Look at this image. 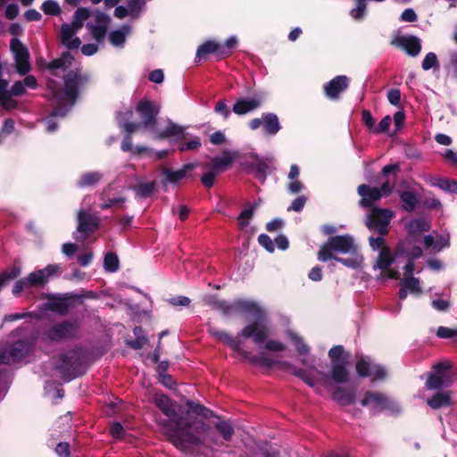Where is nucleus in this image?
<instances>
[{
  "label": "nucleus",
  "mask_w": 457,
  "mask_h": 457,
  "mask_svg": "<svg viewBox=\"0 0 457 457\" xmlns=\"http://www.w3.org/2000/svg\"><path fill=\"white\" fill-rule=\"evenodd\" d=\"M154 403L173 424L167 435L172 444L182 451L193 453L201 445H222L210 425L188 413L183 416L182 407L163 394H155Z\"/></svg>",
  "instance_id": "obj_1"
},
{
  "label": "nucleus",
  "mask_w": 457,
  "mask_h": 457,
  "mask_svg": "<svg viewBox=\"0 0 457 457\" xmlns=\"http://www.w3.org/2000/svg\"><path fill=\"white\" fill-rule=\"evenodd\" d=\"M64 64L62 59L53 61L50 65L51 77L47 79V87L51 92L53 110L50 117L46 120V130L54 132L57 129V123L54 118L64 117L74 105L79 91V75L75 71H69L62 76L58 74V70Z\"/></svg>",
  "instance_id": "obj_2"
},
{
  "label": "nucleus",
  "mask_w": 457,
  "mask_h": 457,
  "mask_svg": "<svg viewBox=\"0 0 457 457\" xmlns=\"http://www.w3.org/2000/svg\"><path fill=\"white\" fill-rule=\"evenodd\" d=\"M241 313L252 316L255 321L242 328L238 337L252 338L253 341L261 345L263 344L270 335V328L267 324V313L257 303L248 300H236L231 303V315Z\"/></svg>",
  "instance_id": "obj_3"
},
{
  "label": "nucleus",
  "mask_w": 457,
  "mask_h": 457,
  "mask_svg": "<svg viewBox=\"0 0 457 457\" xmlns=\"http://www.w3.org/2000/svg\"><path fill=\"white\" fill-rule=\"evenodd\" d=\"M54 369L65 381L81 376L87 369V353L80 347H75L60 354L54 362Z\"/></svg>",
  "instance_id": "obj_4"
},
{
  "label": "nucleus",
  "mask_w": 457,
  "mask_h": 457,
  "mask_svg": "<svg viewBox=\"0 0 457 457\" xmlns=\"http://www.w3.org/2000/svg\"><path fill=\"white\" fill-rule=\"evenodd\" d=\"M393 217V212L389 209L374 208L367 213L365 224L370 230H376L379 237H370V245L374 250L383 248L385 240L383 237L387 234L388 226Z\"/></svg>",
  "instance_id": "obj_5"
},
{
  "label": "nucleus",
  "mask_w": 457,
  "mask_h": 457,
  "mask_svg": "<svg viewBox=\"0 0 457 457\" xmlns=\"http://www.w3.org/2000/svg\"><path fill=\"white\" fill-rule=\"evenodd\" d=\"M78 320H65L46 328L40 334V338L46 343H60L77 338L79 334Z\"/></svg>",
  "instance_id": "obj_6"
},
{
  "label": "nucleus",
  "mask_w": 457,
  "mask_h": 457,
  "mask_svg": "<svg viewBox=\"0 0 457 457\" xmlns=\"http://www.w3.org/2000/svg\"><path fill=\"white\" fill-rule=\"evenodd\" d=\"M355 252L356 245L351 236H334L330 237L320 247L318 253V259L320 262H328L336 257L333 255L334 253H354Z\"/></svg>",
  "instance_id": "obj_7"
},
{
  "label": "nucleus",
  "mask_w": 457,
  "mask_h": 457,
  "mask_svg": "<svg viewBox=\"0 0 457 457\" xmlns=\"http://www.w3.org/2000/svg\"><path fill=\"white\" fill-rule=\"evenodd\" d=\"M332 368L330 370L331 379L337 384H344L348 381L349 371L347 365L350 355L345 353L342 345H336L328 352Z\"/></svg>",
  "instance_id": "obj_8"
},
{
  "label": "nucleus",
  "mask_w": 457,
  "mask_h": 457,
  "mask_svg": "<svg viewBox=\"0 0 457 457\" xmlns=\"http://www.w3.org/2000/svg\"><path fill=\"white\" fill-rule=\"evenodd\" d=\"M208 331L217 340L223 342L224 344L228 345L233 351L243 355L244 358L250 360L252 362L260 363L265 366L272 365V361L270 359L266 358L263 354H260L258 356H250V353L243 350L242 342L238 337H234L226 331L220 330L214 327H210L208 328Z\"/></svg>",
  "instance_id": "obj_9"
},
{
  "label": "nucleus",
  "mask_w": 457,
  "mask_h": 457,
  "mask_svg": "<svg viewBox=\"0 0 457 457\" xmlns=\"http://www.w3.org/2000/svg\"><path fill=\"white\" fill-rule=\"evenodd\" d=\"M34 339H19L0 346V363L12 364L22 361L33 349Z\"/></svg>",
  "instance_id": "obj_10"
},
{
  "label": "nucleus",
  "mask_w": 457,
  "mask_h": 457,
  "mask_svg": "<svg viewBox=\"0 0 457 457\" xmlns=\"http://www.w3.org/2000/svg\"><path fill=\"white\" fill-rule=\"evenodd\" d=\"M361 404L369 407L372 411H388L392 413H398L401 411L395 401L379 392H366Z\"/></svg>",
  "instance_id": "obj_11"
},
{
  "label": "nucleus",
  "mask_w": 457,
  "mask_h": 457,
  "mask_svg": "<svg viewBox=\"0 0 457 457\" xmlns=\"http://www.w3.org/2000/svg\"><path fill=\"white\" fill-rule=\"evenodd\" d=\"M137 111L140 115L141 122L139 127L154 130L155 129L160 108L158 104L149 100H142L137 105Z\"/></svg>",
  "instance_id": "obj_12"
},
{
  "label": "nucleus",
  "mask_w": 457,
  "mask_h": 457,
  "mask_svg": "<svg viewBox=\"0 0 457 457\" xmlns=\"http://www.w3.org/2000/svg\"><path fill=\"white\" fill-rule=\"evenodd\" d=\"M356 371L361 378L370 377L372 380L383 379L386 371L384 367L375 363L369 356H361L356 361Z\"/></svg>",
  "instance_id": "obj_13"
},
{
  "label": "nucleus",
  "mask_w": 457,
  "mask_h": 457,
  "mask_svg": "<svg viewBox=\"0 0 457 457\" xmlns=\"http://www.w3.org/2000/svg\"><path fill=\"white\" fill-rule=\"evenodd\" d=\"M294 374L303 379L309 386L315 388L318 393H320L317 386L318 385H321L326 387L330 385L328 374L318 370L313 367L310 370L295 369Z\"/></svg>",
  "instance_id": "obj_14"
},
{
  "label": "nucleus",
  "mask_w": 457,
  "mask_h": 457,
  "mask_svg": "<svg viewBox=\"0 0 457 457\" xmlns=\"http://www.w3.org/2000/svg\"><path fill=\"white\" fill-rule=\"evenodd\" d=\"M132 115L133 112L130 109L126 110V112H120L117 114V120L119 126L127 132V135L124 137L121 143V150L124 152H129L133 150L131 134L137 128H139V124H136V122L128 121L129 119L132 117Z\"/></svg>",
  "instance_id": "obj_15"
},
{
  "label": "nucleus",
  "mask_w": 457,
  "mask_h": 457,
  "mask_svg": "<svg viewBox=\"0 0 457 457\" xmlns=\"http://www.w3.org/2000/svg\"><path fill=\"white\" fill-rule=\"evenodd\" d=\"M10 46L14 56L17 71L21 75L28 73L30 71L28 49L17 38H12Z\"/></svg>",
  "instance_id": "obj_16"
},
{
  "label": "nucleus",
  "mask_w": 457,
  "mask_h": 457,
  "mask_svg": "<svg viewBox=\"0 0 457 457\" xmlns=\"http://www.w3.org/2000/svg\"><path fill=\"white\" fill-rule=\"evenodd\" d=\"M409 240L398 244L395 250V258L404 257L408 262L403 267L405 272L411 275L414 271L413 261L422 255V250L420 246H409Z\"/></svg>",
  "instance_id": "obj_17"
},
{
  "label": "nucleus",
  "mask_w": 457,
  "mask_h": 457,
  "mask_svg": "<svg viewBox=\"0 0 457 457\" xmlns=\"http://www.w3.org/2000/svg\"><path fill=\"white\" fill-rule=\"evenodd\" d=\"M61 272L59 264H49L46 268L29 273L25 278L29 286L40 287L45 285L49 278Z\"/></svg>",
  "instance_id": "obj_18"
},
{
  "label": "nucleus",
  "mask_w": 457,
  "mask_h": 457,
  "mask_svg": "<svg viewBox=\"0 0 457 457\" xmlns=\"http://www.w3.org/2000/svg\"><path fill=\"white\" fill-rule=\"evenodd\" d=\"M77 232L82 235L83 239L95 232L99 226V218L81 209L78 213Z\"/></svg>",
  "instance_id": "obj_19"
},
{
  "label": "nucleus",
  "mask_w": 457,
  "mask_h": 457,
  "mask_svg": "<svg viewBox=\"0 0 457 457\" xmlns=\"http://www.w3.org/2000/svg\"><path fill=\"white\" fill-rule=\"evenodd\" d=\"M263 102L261 95H254L252 97H239L236 100L232 112L237 115H245L259 109Z\"/></svg>",
  "instance_id": "obj_20"
},
{
  "label": "nucleus",
  "mask_w": 457,
  "mask_h": 457,
  "mask_svg": "<svg viewBox=\"0 0 457 457\" xmlns=\"http://www.w3.org/2000/svg\"><path fill=\"white\" fill-rule=\"evenodd\" d=\"M272 161V158H262L255 154L253 161L247 162L245 168L248 172L253 173L257 179L262 183H264L267 177V171L270 169V164Z\"/></svg>",
  "instance_id": "obj_21"
},
{
  "label": "nucleus",
  "mask_w": 457,
  "mask_h": 457,
  "mask_svg": "<svg viewBox=\"0 0 457 457\" xmlns=\"http://www.w3.org/2000/svg\"><path fill=\"white\" fill-rule=\"evenodd\" d=\"M110 17L104 13H98L95 22H87V28L95 40L102 43L105 37L107 28L110 23Z\"/></svg>",
  "instance_id": "obj_22"
},
{
  "label": "nucleus",
  "mask_w": 457,
  "mask_h": 457,
  "mask_svg": "<svg viewBox=\"0 0 457 457\" xmlns=\"http://www.w3.org/2000/svg\"><path fill=\"white\" fill-rule=\"evenodd\" d=\"M357 191L361 197L360 205L364 208H370V210L375 208L373 207V204L383 197L378 191V187H370L366 184L360 185ZM370 212L371 211H370Z\"/></svg>",
  "instance_id": "obj_23"
},
{
  "label": "nucleus",
  "mask_w": 457,
  "mask_h": 457,
  "mask_svg": "<svg viewBox=\"0 0 457 457\" xmlns=\"http://www.w3.org/2000/svg\"><path fill=\"white\" fill-rule=\"evenodd\" d=\"M348 85L349 80L346 76H337L324 85V91L329 99H337L339 95L348 87Z\"/></svg>",
  "instance_id": "obj_24"
},
{
  "label": "nucleus",
  "mask_w": 457,
  "mask_h": 457,
  "mask_svg": "<svg viewBox=\"0 0 457 457\" xmlns=\"http://www.w3.org/2000/svg\"><path fill=\"white\" fill-rule=\"evenodd\" d=\"M237 157L238 152L225 150L220 156H216L212 160L210 168L218 174L224 172Z\"/></svg>",
  "instance_id": "obj_25"
},
{
  "label": "nucleus",
  "mask_w": 457,
  "mask_h": 457,
  "mask_svg": "<svg viewBox=\"0 0 457 457\" xmlns=\"http://www.w3.org/2000/svg\"><path fill=\"white\" fill-rule=\"evenodd\" d=\"M408 237L403 242L409 240V246H413L412 243L416 237H419L422 232L428 231L430 229V222L425 219H414L408 223Z\"/></svg>",
  "instance_id": "obj_26"
},
{
  "label": "nucleus",
  "mask_w": 457,
  "mask_h": 457,
  "mask_svg": "<svg viewBox=\"0 0 457 457\" xmlns=\"http://www.w3.org/2000/svg\"><path fill=\"white\" fill-rule=\"evenodd\" d=\"M77 31H75L70 24L64 23L61 26L60 37L61 42L68 49H78L80 45V39L76 37Z\"/></svg>",
  "instance_id": "obj_27"
},
{
  "label": "nucleus",
  "mask_w": 457,
  "mask_h": 457,
  "mask_svg": "<svg viewBox=\"0 0 457 457\" xmlns=\"http://www.w3.org/2000/svg\"><path fill=\"white\" fill-rule=\"evenodd\" d=\"M196 167L195 163H187L179 170H173L169 168L162 170V174L169 183H177L184 178L187 177L188 173Z\"/></svg>",
  "instance_id": "obj_28"
},
{
  "label": "nucleus",
  "mask_w": 457,
  "mask_h": 457,
  "mask_svg": "<svg viewBox=\"0 0 457 457\" xmlns=\"http://www.w3.org/2000/svg\"><path fill=\"white\" fill-rule=\"evenodd\" d=\"M262 129L265 134L275 136L281 129L278 115L273 112L262 113Z\"/></svg>",
  "instance_id": "obj_29"
},
{
  "label": "nucleus",
  "mask_w": 457,
  "mask_h": 457,
  "mask_svg": "<svg viewBox=\"0 0 457 457\" xmlns=\"http://www.w3.org/2000/svg\"><path fill=\"white\" fill-rule=\"evenodd\" d=\"M130 26L122 25L120 29L112 30L109 33V41L113 46L122 48L125 45L127 37L130 33Z\"/></svg>",
  "instance_id": "obj_30"
},
{
  "label": "nucleus",
  "mask_w": 457,
  "mask_h": 457,
  "mask_svg": "<svg viewBox=\"0 0 457 457\" xmlns=\"http://www.w3.org/2000/svg\"><path fill=\"white\" fill-rule=\"evenodd\" d=\"M356 394L353 389L346 390L342 387H337L332 395L333 400L343 406L353 403Z\"/></svg>",
  "instance_id": "obj_31"
},
{
  "label": "nucleus",
  "mask_w": 457,
  "mask_h": 457,
  "mask_svg": "<svg viewBox=\"0 0 457 457\" xmlns=\"http://www.w3.org/2000/svg\"><path fill=\"white\" fill-rule=\"evenodd\" d=\"M427 403L433 410L450 406L452 404L451 392L436 393L427 400Z\"/></svg>",
  "instance_id": "obj_32"
},
{
  "label": "nucleus",
  "mask_w": 457,
  "mask_h": 457,
  "mask_svg": "<svg viewBox=\"0 0 457 457\" xmlns=\"http://www.w3.org/2000/svg\"><path fill=\"white\" fill-rule=\"evenodd\" d=\"M400 43L406 52L411 56H416L420 53V40L414 36L402 37L400 38Z\"/></svg>",
  "instance_id": "obj_33"
},
{
  "label": "nucleus",
  "mask_w": 457,
  "mask_h": 457,
  "mask_svg": "<svg viewBox=\"0 0 457 457\" xmlns=\"http://www.w3.org/2000/svg\"><path fill=\"white\" fill-rule=\"evenodd\" d=\"M133 190L137 197H151L156 191V183L155 181L139 182L133 187Z\"/></svg>",
  "instance_id": "obj_34"
},
{
  "label": "nucleus",
  "mask_w": 457,
  "mask_h": 457,
  "mask_svg": "<svg viewBox=\"0 0 457 457\" xmlns=\"http://www.w3.org/2000/svg\"><path fill=\"white\" fill-rule=\"evenodd\" d=\"M394 260L395 258L391 250L388 247H383L378 253L377 262L374 267L381 270H386L393 263Z\"/></svg>",
  "instance_id": "obj_35"
},
{
  "label": "nucleus",
  "mask_w": 457,
  "mask_h": 457,
  "mask_svg": "<svg viewBox=\"0 0 457 457\" xmlns=\"http://www.w3.org/2000/svg\"><path fill=\"white\" fill-rule=\"evenodd\" d=\"M214 428L220 433L224 441H230L235 433L232 424L228 420H224L220 418H219L215 422Z\"/></svg>",
  "instance_id": "obj_36"
},
{
  "label": "nucleus",
  "mask_w": 457,
  "mask_h": 457,
  "mask_svg": "<svg viewBox=\"0 0 457 457\" xmlns=\"http://www.w3.org/2000/svg\"><path fill=\"white\" fill-rule=\"evenodd\" d=\"M103 178V174L99 171L86 172L81 175L78 181V187H85L97 184Z\"/></svg>",
  "instance_id": "obj_37"
},
{
  "label": "nucleus",
  "mask_w": 457,
  "mask_h": 457,
  "mask_svg": "<svg viewBox=\"0 0 457 457\" xmlns=\"http://www.w3.org/2000/svg\"><path fill=\"white\" fill-rule=\"evenodd\" d=\"M258 205V203H254L240 212L239 216L237 217V224L240 229H244L249 225V221L253 218Z\"/></svg>",
  "instance_id": "obj_38"
},
{
  "label": "nucleus",
  "mask_w": 457,
  "mask_h": 457,
  "mask_svg": "<svg viewBox=\"0 0 457 457\" xmlns=\"http://www.w3.org/2000/svg\"><path fill=\"white\" fill-rule=\"evenodd\" d=\"M450 386V381L441 377L428 373L425 386L428 390H439Z\"/></svg>",
  "instance_id": "obj_39"
},
{
  "label": "nucleus",
  "mask_w": 457,
  "mask_h": 457,
  "mask_svg": "<svg viewBox=\"0 0 457 457\" xmlns=\"http://www.w3.org/2000/svg\"><path fill=\"white\" fill-rule=\"evenodd\" d=\"M221 49V45L214 42V41H206L203 45H201L196 52V58L201 59L207 54L216 53L219 57H220V52Z\"/></svg>",
  "instance_id": "obj_40"
},
{
  "label": "nucleus",
  "mask_w": 457,
  "mask_h": 457,
  "mask_svg": "<svg viewBox=\"0 0 457 457\" xmlns=\"http://www.w3.org/2000/svg\"><path fill=\"white\" fill-rule=\"evenodd\" d=\"M207 303L212 308L220 311L224 315H231V303L225 300H220L215 296H210L207 299Z\"/></svg>",
  "instance_id": "obj_41"
},
{
  "label": "nucleus",
  "mask_w": 457,
  "mask_h": 457,
  "mask_svg": "<svg viewBox=\"0 0 457 457\" xmlns=\"http://www.w3.org/2000/svg\"><path fill=\"white\" fill-rule=\"evenodd\" d=\"M400 199L403 203V209L406 212H412L417 204L418 199L414 193L410 191H404L400 194Z\"/></svg>",
  "instance_id": "obj_42"
},
{
  "label": "nucleus",
  "mask_w": 457,
  "mask_h": 457,
  "mask_svg": "<svg viewBox=\"0 0 457 457\" xmlns=\"http://www.w3.org/2000/svg\"><path fill=\"white\" fill-rule=\"evenodd\" d=\"M89 12L87 9L79 8L75 12L73 15V21L70 26H71L72 29L78 32L83 27L84 21L87 20Z\"/></svg>",
  "instance_id": "obj_43"
},
{
  "label": "nucleus",
  "mask_w": 457,
  "mask_h": 457,
  "mask_svg": "<svg viewBox=\"0 0 457 457\" xmlns=\"http://www.w3.org/2000/svg\"><path fill=\"white\" fill-rule=\"evenodd\" d=\"M167 123H168V125H167L166 129L164 130L159 131L157 133L158 137L163 138V137H167L170 136H179V135L183 134V132H184L183 127L173 123L170 120H167Z\"/></svg>",
  "instance_id": "obj_44"
},
{
  "label": "nucleus",
  "mask_w": 457,
  "mask_h": 457,
  "mask_svg": "<svg viewBox=\"0 0 457 457\" xmlns=\"http://www.w3.org/2000/svg\"><path fill=\"white\" fill-rule=\"evenodd\" d=\"M400 284L412 294L420 295L421 293L419 278L413 277L403 278Z\"/></svg>",
  "instance_id": "obj_45"
},
{
  "label": "nucleus",
  "mask_w": 457,
  "mask_h": 457,
  "mask_svg": "<svg viewBox=\"0 0 457 457\" xmlns=\"http://www.w3.org/2000/svg\"><path fill=\"white\" fill-rule=\"evenodd\" d=\"M40 9L46 15L58 16L61 12V6L55 0H46L42 4Z\"/></svg>",
  "instance_id": "obj_46"
},
{
  "label": "nucleus",
  "mask_w": 457,
  "mask_h": 457,
  "mask_svg": "<svg viewBox=\"0 0 457 457\" xmlns=\"http://www.w3.org/2000/svg\"><path fill=\"white\" fill-rule=\"evenodd\" d=\"M353 254V255L350 258L335 257L333 260L341 262L343 265L348 268L356 269L361 266L362 262V257L355 253Z\"/></svg>",
  "instance_id": "obj_47"
},
{
  "label": "nucleus",
  "mask_w": 457,
  "mask_h": 457,
  "mask_svg": "<svg viewBox=\"0 0 457 457\" xmlns=\"http://www.w3.org/2000/svg\"><path fill=\"white\" fill-rule=\"evenodd\" d=\"M288 335H289L290 340L295 346L299 354L306 355L309 353L310 349H309L308 345L303 342L302 337H300L294 332H289Z\"/></svg>",
  "instance_id": "obj_48"
},
{
  "label": "nucleus",
  "mask_w": 457,
  "mask_h": 457,
  "mask_svg": "<svg viewBox=\"0 0 457 457\" xmlns=\"http://www.w3.org/2000/svg\"><path fill=\"white\" fill-rule=\"evenodd\" d=\"M104 266L105 270L115 272L119 270V259L113 253H108L104 256Z\"/></svg>",
  "instance_id": "obj_49"
},
{
  "label": "nucleus",
  "mask_w": 457,
  "mask_h": 457,
  "mask_svg": "<svg viewBox=\"0 0 457 457\" xmlns=\"http://www.w3.org/2000/svg\"><path fill=\"white\" fill-rule=\"evenodd\" d=\"M451 368V363L448 361H440L432 367L430 373L441 377L443 379H446L447 372Z\"/></svg>",
  "instance_id": "obj_50"
},
{
  "label": "nucleus",
  "mask_w": 457,
  "mask_h": 457,
  "mask_svg": "<svg viewBox=\"0 0 457 457\" xmlns=\"http://www.w3.org/2000/svg\"><path fill=\"white\" fill-rule=\"evenodd\" d=\"M187 406L189 409L198 416L208 419L212 416V411L203 405L195 404L193 402H188Z\"/></svg>",
  "instance_id": "obj_51"
},
{
  "label": "nucleus",
  "mask_w": 457,
  "mask_h": 457,
  "mask_svg": "<svg viewBox=\"0 0 457 457\" xmlns=\"http://www.w3.org/2000/svg\"><path fill=\"white\" fill-rule=\"evenodd\" d=\"M0 105L5 110H12L17 107V102L12 98L11 93H2L0 94Z\"/></svg>",
  "instance_id": "obj_52"
},
{
  "label": "nucleus",
  "mask_w": 457,
  "mask_h": 457,
  "mask_svg": "<svg viewBox=\"0 0 457 457\" xmlns=\"http://www.w3.org/2000/svg\"><path fill=\"white\" fill-rule=\"evenodd\" d=\"M434 67H438V61L436 54L430 52L426 54L425 58L422 61V69L424 71H428Z\"/></svg>",
  "instance_id": "obj_53"
},
{
  "label": "nucleus",
  "mask_w": 457,
  "mask_h": 457,
  "mask_svg": "<svg viewBox=\"0 0 457 457\" xmlns=\"http://www.w3.org/2000/svg\"><path fill=\"white\" fill-rule=\"evenodd\" d=\"M47 309L61 315H64L68 312V305L62 301H54L49 303L47 304Z\"/></svg>",
  "instance_id": "obj_54"
},
{
  "label": "nucleus",
  "mask_w": 457,
  "mask_h": 457,
  "mask_svg": "<svg viewBox=\"0 0 457 457\" xmlns=\"http://www.w3.org/2000/svg\"><path fill=\"white\" fill-rule=\"evenodd\" d=\"M237 39L236 37H228L225 44L221 46V49L220 52V57H224L226 55H229L231 54V50L237 46Z\"/></svg>",
  "instance_id": "obj_55"
},
{
  "label": "nucleus",
  "mask_w": 457,
  "mask_h": 457,
  "mask_svg": "<svg viewBox=\"0 0 457 457\" xmlns=\"http://www.w3.org/2000/svg\"><path fill=\"white\" fill-rule=\"evenodd\" d=\"M144 4V0H129L128 3V7L130 12V16L134 18L137 17Z\"/></svg>",
  "instance_id": "obj_56"
},
{
  "label": "nucleus",
  "mask_w": 457,
  "mask_h": 457,
  "mask_svg": "<svg viewBox=\"0 0 457 457\" xmlns=\"http://www.w3.org/2000/svg\"><path fill=\"white\" fill-rule=\"evenodd\" d=\"M361 119L366 126V128L372 133H374V129H376L375 119L372 117V114L368 110H363L361 113Z\"/></svg>",
  "instance_id": "obj_57"
},
{
  "label": "nucleus",
  "mask_w": 457,
  "mask_h": 457,
  "mask_svg": "<svg viewBox=\"0 0 457 457\" xmlns=\"http://www.w3.org/2000/svg\"><path fill=\"white\" fill-rule=\"evenodd\" d=\"M105 194H106V191L104 190L102 193V199L104 200V203L102 204L100 206L101 209H103V210L109 209L115 204H122L126 200L124 197H114V198H110V199L105 200Z\"/></svg>",
  "instance_id": "obj_58"
},
{
  "label": "nucleus",
  "mask_w": 457,
  "mask_h": 457,
  "mask_svg": "<svg viewBox=\"0 0 457 457\" xmlns=\"http://www.w3.org/2000/svg\"><path fill=\"white\" fill-rule=\"evenodd\" d=\"M366 10V1L357 0V6L351 10L350 14L353 19H361L364 16Z\"/></svg>",
  "instance_id": "obj_59"
},
{
  "label": "nucleus",
  "mask_w": 457,
  "mask_h": 457,
  "mask_svg": "<svg viewBox=\"0 0 457 457\" xmlns=\"http://www.w3.org/2000/svg\"><path fill=\"white\" fill-rule=\"evenodd\" d=\"M214 112L221 115L224 119H228L230 116L231 112L225 100H219L216 103Z\"/></svg>",
  "instance_id": "obj_60"
},
{
  "label": "nucleus",
  "mask_w": 457,
  "mask_h": 457,
  "mask_svg": "<svg viewBox=\"0 0 457 457\" xmlns=\"http://www.w3.org/2000/svg\"><path fill=\"white\" fill-rule=\"evenodd\" d=\"M200 146H201L200 138L197 137H195L191 140H189L187 142H185V143H182L179 145V150L181 152L193 151V150H195V149L199 148Z\"/></svg>",
  "instance_id": "obj_61"
},
{
  "label": "nucleus",
  "mask_w": 457,
  "mask_h": 457,
  "mask_svg": "<svg viewBox=\"0 0 457 457\" xmlns=\"http://www.w3.org/2000/svg\"><path fill=\"white\" fill-rule=\"evenodd\" d=\"M259 244L264 247L268 252L273 253L275 250L273 240L266 234H261L258 237Z\"/></svg>",
  "instance_id": "obj_62"
},
{
  "label": "nucleus",
  "mask_w": 457,
  "mask_h": 457,
  "mask_svg": "<svg viewBox=\"0 0 457 457\" xmlns=\"http://www.w3.org/2000/svg\"><path fill=\"white\" fill-rule=\"evenodd\" d=\"M392 123V118L390 115L385 116L379 122L376 129H374V134H382L388 130Z\"/></svg>",
  "instance_id": "obj_63"
},
{
  "label": "nucleus",
  "mask_w": 457,
  "mask_h": 457,
  "mask_svg": "<svg viewBox=\"0 0 457 457\" xmlns=\"http://www.w3.org/2000/svg\"><path fill=\"white\" fill-rule=\"evenodd\" d=\"M307 198L304 195L296 197L292 204L287 208L288 212H301L306 204Z\"/></svg>",
  "instance_id": "obj_64"
}]
</instances>
